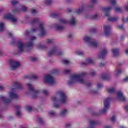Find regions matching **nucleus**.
<instances>
[{"label": "nucleus", "instance_id": "obj_1", "mask_svg": "<svg viewBox=\"0 0 128 128\" xmlns=\"http://www.w3.org/2000/svg\"><path fill=\"white\" fill-rule=\"evenodd\" d=\"M52 100L53 102L58 104H54V108H60V104H66V96L62 91H58L56 92V96L52 98Z\"/></svg>", "mask_w": 128, "mask_h": 128}, {"label": "nucleus", "instance_id": "obj_2", "mask_svg": "<svg viewBox=\"0 0 128 128\" xmlns=\"http://www.w3.org/2000/svg\"><path fill=\"white\" fill-rule=\"evenodd\" d=\"M10 98H8L2 95L0 96V100L4 102V104H10L12 102V100L18 98L20 96L14 92V88H12L11 91L9 92Z\"/></svg>", "mask_w": 128, "mask_h": 128}, {"label": "nucleus", "instance_id": "obj_3", "mask_svg": "<svg viewBox=\"0 0 128 128\" xmlns=\"http://www.w3.org/2000/svg\"><path fill=\"white\" fill-rule=\"evenodd\" d=\"M40 32V34H39L40 38H42V36H44V34H46V30L44 29V24L40 23L39 24V26L37 29L32 28V29H31L30 32L28 30H26L24 32V34H25V36H28L30 34H32V32Z\"/></svg>", "mask_w": 128, "mask_h": 128}, {"label": "nucleus", "instance_id": "obj_4", "mask_svg": "<svg viewBox=\"0 0 128 128\" xmlns=\"http://www.w3.org/2000/svg\"><path fill=\"white\" fill-rule=\"evenodd\" d=\"M33 46L34 43L29 42L26 44V45H24V44L22 42L18 40V52L20 54L24 52L26 50H30L32 48Z\"/></svg>", "mask_w": 128, "mask_h": 128}, {"label": "nucleus", "instance_id": "obj_5", "mask_svg": "<svg viewBox=\"0 0 128 128\" xmlns=\"http://www.w3.org/2000/svg\"><path fill=\"white\" fill-rule=\"evenodd\" d=\"M80 84V74H72L70 76L68 84L72 86V84Z\"/></svg>", "mask_w": 128, "mask_h": 128}, {"label": "nucleus", "instance_id": "obj_6", "mask_svg": "<svg viewBox=\"0 0 128 128\" xmlns=\"http://www.w3.org/2000/svg\"><path fill=\"white\" fill-rule=\"evenodd\" d=\"M84 42H88V46H92L93 48H98V42L94 40V39H92L88 36H86L84 38Z\"/></svg>", "mask_w": 128, "mask_h": 128}, {"label": "nucleus", "instance_id": "obj_7", "mask_svg": "<svg viewBox=\"0 0 128 128\" xmlns=\"http://www.w3.org/2000/svg\"><path fill=\"white\" fill-rule=\"evenodd\" d=\"M112 100V98H106L104 100V108L100 110L101 114H106L108 112V110L110 108V102Z\"/></svg>", "mask_w": 128, "mask_h": 128}, {"label": "nucleus", "instance_id": "obj_8", "mask_svg": "<svg viewBox=\"0 0 128 128\" xmlns=\"http://www.w3.org/2000/svg\"><path fill=\"white\" fill-rule=\"evenodd\" d=\"M64 52L62 51L59 50L58 49V47L54 46H53L50 51L48 52V56H54V54H57L58 56H62Z\"/></svg>", "mask_w": 128, "mask_h": 128}, {"label": "nucleus", "instance_id": "obj_9", "mask_svg": "<svg viewBox=\"0 0 128 128\" xmlns=\"http://www.w3.org/2000/svg\"><path fill=\"white\" fill-rule=\"evenodd\" d=\"M44 82L46 84H54L56 81L52 76L50 75H47L44 77Z\"/></svg>", "mask_w": 128, "mask_h": 128}, {"label": "nucleus", "instance_id": "obj_10", "mask_svg": "<svg viewBox=\"0 0 128 128\" xmlns=\"http://www.w3.org/2000/svg\"><path fill=\"white\" fill-rule=\"evenodd\" d=\"M10 70H16V68H20V62L12 60H10Z\"/></svg>", "mask_w": 128, "mask_h": 128}, {"label": "nucleus", "instance_id": "obj_11", "mask_svg": "<svg viewBox=\"0 0 128 128\" xmlns=\"http://www.w3.org/2000/svg\"><path fill=\"white\" fill-rule=\"evenodd\" d=\"M88 76V74L85 72H82L80 73V84H84L85 86H92V84L88 82H84L82 78H86Z\"/></svg>", "mask_w": 128, "mask_h": 128}, {"label": "nucleus", "instance_id": "obj_12", "mask_svg": "<svg viewBox=\"0 0 128 128\" xmlns=\"http://www.w3.org/2000/svg\"><path fill=\"white\" fill-rule=\"evenodd\" d=\"M4 18H6L7 20H10L11 22H18V18L14 16L8 14H5L4 16Z\"/></svg>", "mask_w": 128, "mask_h": 128}, {"label": "nucleus", "instance_id": "obj_13", "mask_svg": "<svg viewBox=\"0 0 128 128\" xmlns=\"http://www.w3.org/2000/svg\"><path fill=\"white\" fill-rule=\"evenodd\" d=\"M106 54H108V50H106V48L104 47L103 48V50L100 52V54L98 55V58L104 60L106 58Z\"/></svg>", "mask_w": 128, "mask_h": 128}, {"label": "nucleus", "instance_id": "obj_14", "mask_svg": "<svg viewBox=\"0 0 128 128\" xmlns=\"http://www.w3.org/2000/svg\"><path fill=\"white\" fill-rule=\"evenodd\" d=\"M104 34L106 36H110V30H112V27H110V26H104Z\"/></svg>", "mask_w": 128, "mask_h": 128}, {"label": "nucleus", "instance_id": "obj_15", "mask_svg": "<svg viewBox=\"0 0 128 128\" xmlns=\"http://www.w3.org/2000/svg\"><path fill=\"white\" fill-rule=\"evenodd\" d=\"M112 8V7H105L102 8V11L105 12V16H110V10Z\"/></svg>", "mask_w": 128, "mask_h": 128}, {"label": "nucleus", "instance_id": "obj_16", "mask_svg": "<svg viewBox=\"0 0 128 128\" xmlns=\"http://www.w3.org/2000/svg\"><path fill=\"white\" fill-rule=\"evenodd\" d=\"M94 64V60L90 59V58H88L86 60L85 62L82 63L81 64L82 66H88V64Z\"/></svg>", "mask_w": 128, "mask_h": 128}, {"label": "nucleus", "instance_id": "obj_17", "mask_svg": "<svg viewBox=\"0 0 128 128\" xmlns=\"http://www.w3.org/2000/svg\"><path fill=\"white\" fill-rule=\"evenodd\" d=\"M89 122L90 124V128H94V126H98L100 124V122L98 121L90 120Z\"/></svg>", "mask_w": 128, "mask_h": 128}, {"label": "nucleus", "instance_id": "obj_18", "mask_svg": "<svg viewBox=\"0 0 128 128\" xmlns=\"http://www.w3.org/2000/svg\"><path fill=\"white\" fill-rule=\"evenodd\" d=\"M118 98L120 99V100H122V102H126V98L124 96V94L120 92V91H118Z\"/></svg>", "mask_w": 128, "mask_h": 128}, {"label": "nucleus", "instance_id": "obj_19", "mask_svg": "<svg viewBox=\"0 0 128 128\" xmlns=\"http://www.w3.org/2000/svg\"><path fill=\"white\" fill-rule=\"evenodd\" d=\"M68 109H63L60 112V116L61 118H64L66 116V114H68Z\"/></svg>", "mask_w": 128, "mask_h": 128}, {"label": "nucleus", "instance_id": "obj_20", "mask_svg": "<svg viewBox=\"0 0 128 128\" xmlns=\"http://www.w3.org/2000/svg\"><path fill=\"white\" fill-rule=\"evenodd\" d=\"M112 52H113L114 56H118L120 52L118 49H112Z\"/></svg>", "mask_w": 128, "mask_h": 128}, {"label": "nucleus", "instance_id": "obj_21", "mask_svg": "<svg viewBox=\"0 0 128 128\" xmlns=\"http://www.w3.org/2000/svg\"><path fill=\"white\" fill-rule=\"evenodd\" d=\"M55 26L56 28L58 30H64V26H62L58 24H56Z\"/></svg>", "mask_w": 128, "mask_h": 128}, {"label": "nucleus", "instance_id": "obj_22", "mask_svg": "<svg viewBox=\"0 0 128 128\" xmlns=\"http://www.w3.org/2000/svg\"><path fill=\"white\" fill-rule=\"evenodd\" d=\"M27 88L30 92H34V87L30 83H26Z\"/></svg>", "mask_w": 128, "mask_h": 128}, {"label": "nucleus", "instance_id": "obj_23", "mask_svg": "<svg viewBox=\"0 0 128 128\" xmlns=\"http://www.w3.org/2000/svg\"><path fill=\"white\" fill-rule=\"evenodd\" d=\"M14 86L17 88H18V90L22 88V84H20V83L18 82H14Z\"/></svg>", "mask_w": 128, "mask_h": 128}, {"label": "nucleus", "instance_id": "obj_24", "mask_svg": "<svg viewBox=\"0 0 128 128\" xmlns=\"http://www.w3.org/2000/svg\"><path fill=\"white\" fill-rule=\"evenodd\" d=\"M102 80H110V75L108 74H104L102 75Z\"/></svg>", "mask_w": 128, "mask_h": 128}, {"label": "nucleus", "instance_id": "obj_25", "mask_svg": "<svg viewBox=\"0 0 128 128\" xmlns=\"http://www.w3.org/2000/svg\"><path fill=\"white\" fill-rule=\"evenodd\" d=\"M118 20V18H116V17L108 18V20H109V22H117Z\"/></svg>", "mask_w": 128, "mask_h": 128}, {"label": "nucleus", "instance_id": "obj_26", "mask_svg": "<svg viewBox=\"0 0 128 128\" xmlns=\"http://www.w3.org/2000/svg\"><path fill=\"white\" fill-rule=\"evenodd\" d=\"M59 22L60 24H68V20L64 18L60 19Z\"/></svg>", "mask_w": 128, "mask_h": 128}, {"label": "nucleus", "instance_id": "obj_27", "mask_svg": "<svg viewBox=\"0 0 128 128\" xmlns=\"http://www.w3.org/2000/svg\"><path fill=\"white\" fill-rule=\"evenodd\" d=\"M108 94H114L116 92V89L114 88L107 90Z\"/></svg>", "mask_w": 128, "mask_h": 128}, {"label": "nucleus", "instance_id": "obj_28", "mask_svg": "<svg viewBox=\"0 0 128 128\" xmlns=\"http://www.w3.org/2000/svg\"><path fill=\"white\" fill-rule=\"evenodd\" d=\"M49 116L52 117L56 116V112L54 110H51L49 112Z\"/></svg>", "mask_w": 128, "mask_h": 128}, {"label": "nucleus", "instance_id": "obj_29", "mask_svg": "<svg viewBox=\"0 0 128 128\" xmlns=\"http://www.w3.org/2000/svg\"><path fill=\"white\" fill-rule=\"evenodd\" d=\"M115 76H118V74H122V70H120V69H116L115 70Z\"/></svg>", "mask_w": 128, "mask_h": 128}, {"label": "nucleus", "instance_id": "obj_30", "mask_svg": "<svg viewBox=\"0 0 128 128\" xmlns=\"http://www.w3.org/2000/svg\"><path fill=\"white\" fill-rule=\"evenodd\" d=\"M39 94H40V92L38 90L35 91L32 94V98H36L38 97V96Z\"/></svg>", "mask_w": 128, "mask_h": 128}, {"label": "nucleus", "instance_id": "obj_31", "mask_svg": "<svg viewBox=\"0 0 128 128\" xmlns=\"http://www.w3.org/2000/svg\"><path fill=\"white\" fill-rule=\"evenodd\" d=\"M30 80H38V76L36 74H32L29 76Z\"/></svg>", "mask_w": 128, "mask_h": 128}, {"label": "nucleus", "instance_id": "obj_32", "mask_svg": "<svg viewBox=\"0 0 128 128\" xmlns=\"http://www.w3.org/2000/svg\"><path fill=\"white\" fill-rule=\"evenodd\" d=\"M70 24H72V26H74V24H76V18H72L70 20Z\"/></svg>", "mask_w": 128, "mask_h": 128}, {"label": "nucleus", "instance_id": "obj_33", "mask_svg": "<svg viewBox=\"0 0 128 128\" xmlns=\"http://www.w3.org/2000/svg\"><path fill=\"white\" fill-rule=\"evenodd\" d=\"M52 0H45L44 4H46V6H50L52 4Z\"/></svg>", "mask_w": 128, "mask_h": 128}, {"label": "nucleus", "instance_id": "obj_34", "mask_svg": "<svg viewBox=\"0 0 128 128\" xmlns=\"http://www.w3.org/2000/svg\"><path fill=\"white\" fill-rule=\"evenodd\" d=\"M42 94H44L45 96H48V94H50V92L48 90H46V89H44L42 91Z\"/></svg>", "mask_w": 128, "mask_h": 128}, {"label": "nucleus", "instance_id": "obj_35", "mask_svg": "<svg viewBox=\"0 0 128 128\" xmlns=\"http://www.w3.org/2000/svg\"><path fill=\"white\" fill-rule=\"evenodd\" d=\"M12 4V6H16L18 4V1H16V0H13L11 2Z\"/></svg>", "mask_w": 128, "mask_h": 128}, {"label": "nucleus", "instance_id": "obj_36", "mask_svg": "<svg viewBox=\"0 0 128 128\" xmlns=\"http://www.w3.org/2000/svg\"><path fill=\"white\" fill-rule=\"evenodd\" d=\"M26 110L27 112H32V106H28L26 107Z\"/></svg>", "mask_w": 128, "mask_h": 128}, {"label": "nucleus", "instance_id": "obj_37", "mask_svg": "<svg viewBox=\"0 0 128 128\" xmlns=\"http://www.w3.org/2000/svg\"><path fill=\"white\" fill-rule=\"evenodd\" d=\"M36 48H46V46H42L40 44H38V45H37Z\"/></svg>", "mask_w": 128, "mask_h": 128}, {"label": "nucleus", "instance_id": "obj_38", "mask_svg": "<svg viewBox=\"0 0 128 128\" xmlns=\"http://www.w3.org/2000/svg\"><path fill=\"white\" fill-rule=\"evenodd\" d=\"M4 23H2V22H0V32H2V30H4Z\"/></svg>", "mask_w": 128, "mask_h": 128}, {"label": "nucleus", "instance_id": "obj_39", "mask_svg": "<svg viewBox=\"0 0 128 128\" xmlns=\"http://www.w3.org/2000/svg\"><path fill=\"white\" fill-rule=\"evenodd\" d=\"M97 88L98 90L102 88H104V85L102 84L98 83L97 84Z\"/></svg>", "mask_w": 128, "mask_h": 128}, {"label": "nucleus", "instance_id": "obj_40", "mask_svg": "<svg viewBox=\"0 0 128 128\" xmlns=\"http://www.w3.org/2000/svg\"><path fill=\"white\" fill-rule=\"evenodd\" d=\"M62 62L64 64H68L70 63V61H68V60H62Z\"/></svg>", "mask_w": 128, "mask_h": 128}, {"label": "nucleus", "instance_id": "obj_41", "mask_svg": "<svg viewBox=\"0 0 128 128\" xmlns=\"http://www.w3.org/2000/svg\"><path fill=\"white\" fill-rule=\"evenodd\" d=\"M114 10L116 12H122V9L118 7L114 8Z\"/></svg>", "mask_w": 128, "mask_h": 128}, {"label": "nucleus", "instance_id": "obj_42", "mask_svg": "<svg viewBox=\"0 0 128 128\" xmlns=\"http://www.w3.org/2000/svg\"><path fill=\"white\" fill-rule=\"evenodd\" d=\"M54 42V40L52 39L47 40L46 41V44H52Z\"/></svg>", "mask_w": 128, "mask_h": 128}, {"label": "nucleus", "instance_id": "obj_43", "mask_svg": "<svg viewBox=\"0 0 128 128\" xmlns=\"http://www.w3.org/2000/svg\"><path fill=\"white\" fill-rule=\"evenodd\" d=\"M36 22H38V19L35 18L32 21L31 24H36Z\"/></svg>", "mask_w": 128, "mask_h": 128}, {"label": "nucleus", "instance_id": "obj_44", "mask_svg": "<svg viewBox=\"0 0 128 128\" xmlns=\"http://www.w3.org/2000/svg\"><path fill=\"white\" fill-rule=\"evenodd\" d=\"M110 4H112V6H114L116 4V0H112L110 1Z\"/></svg>", "mask_w": 128, "mask_h": 128}, {"label": "nucleus", "instance_id": "obj_45", "mask_svg": "<svg viewBox=\"0 0 128 128\" xmlns=\"http://www.w3.org/2000/svg\"><path fill=\"white\" fill-rule=\"evenodd\" d=\"M92 20H96L98 18V15L95 14L91 16Z\"/></svg>", "mask_w": 128, "mask_h": 128}, {"label": "nucleus", "instance_id": "obj_46", "mask_svg": "<svg viewBox=\"0 0 128 128\" xmlns=\"http://www.w3.org/2000/svg\"><path fill=\"white\" fill-rule=\"evenodd\" d=\"M31 12L32 14H36V12H38V10H36L32 9Z\"/></svg>", "mask_w": 128, "mask_h": 128}, {"label": "nucleus", "instance_id": "obj_47", "mask_svg": "<svg viewBox=\"0 0 128 128\" xmlns=\"http://www.w3.org/2000/svg\"><path fill=\"white\" fill-rule=\"evenodd\" d=\"M21 8H22V10H23L24 12H26L28 10V8H26L24 6H22Z\"/></svg>", "mask_w": 128, "mask_h": 128}, {"label": "nucleus", "instance_id": "obj_48", "mask_svg": "<svg viewBox=\"0 0 128 128\" xmlns=\"http://www.w3.org/2000/svg\"><path fill=\"white\" fill-rule=\"evenodd\" d=\"M90 76H95L96 75V72H94V70H92L90 71Z\"/></svg>", "mask_w": 128, "mask_h": 128}, {"label": "nucleus", "instance_id": "obj_49", "mask_svg": "<svg viewBox=\"0 0 128 128\" xmlns=\"http://www.w3.org/2000/svg\"><path fill=\"white\" fill-rule=\"evenodd\" d=\"M60 14L58 13H54L52 14V18H56V16H58Z\"/></svg>", "mask_w": 128, "mask_h": 128}, {"label": "nucleus", "instance_id": "obj_50", "mask_svg": "<svg viewBox=\"0 0 128 128\" xmlns=\"http://www.w3.org/2000/svg\"><path fill=\"white\" fill-rule=\"evenodd\" d=\"M111 121L112 122H114L116 121V116H113L111 118Z\"/></svg>", "mask_w": 128, "mask_h": 128}, {"label": "nucleus", "instance_id": "obj_51", "mask_svg": "<svg viewBox=\"0 0 128 128\" xmlns=\"http://www.w3.org/2000/svg\"><path fill=\"white\" fill-rule=\"evenodd\" d=\"M90 32L91 34H94L96 32V29L94 28H92L90 30Z\"/></svg>", "mask_w": 128, "mask_h": 128}, {"label": "nucleus", "instance_id": "obj_52", "mask_svg": "<svg viewBox=\"0 0 128 128\" xmlns=\"http://www.w3.org/2000/svg\"><path fill=\"white\" fill-rule=\"evenodd\" d=\"M86 10V6L81 7L80 8V12H84Z\"/></svg>", "mask_w": 128, "mask_h": 128}, {"label": "nucleus", "instance_id": "obj_53", "mask_svg": "<svg viewBox=\"0 0 128 128\" xmlns=\"http://www.w3.org/2000/svg\"><path fill=\"white\" fill-rule=\"evenodd\" d=\"M36 40V36H31L30 38V40Z\"/></svg>", "mask_w": 128, "mask_h": 128}, {"label": "nucleus", "instance_id": "obj_54", "mask_svg": "<svg viewBox=\"0 0 128 128\" xmlns=\"http://www.w3.org/2000/svg\"><path fill=\"white\" fill-rule=\"evenodd\" d=\"M118 28H119V30H124V26H122V25L118 26Z\"/></svg>", "mask_w": 128, "mask_h": 128}, {"label": "nucleus", "instance_id": "obj_55", "mask_svg": "<svg viewBox=\"0 0 128 128\" xmlns=\"http://www.w3.org/2000/svg\"><path fill=\"white\" fill-rule=\"evenodd\" d=\"M37 110L38 112H40L42 110V107H38Z\"/></svg>", "mask_w": 128, "mask_h": 128}, {"label": "nucleus", "instance_id": "obj_56", "mask_svg": "<svg viewBox=\"0 0 128 128\" xmlns=\"http://www.w3.org/2000/svg\"><path fill=\"white\" fill-rule=\"evenodd\" d=\"M38 122L40 124H42L43 122L42 120L40 118H38Z\"/></svg>", "mask_w": 128, "mask_h": 128}, {"label": "nucleus", "instance_id": "obj_57", "mask_svg": "<svg viewBox=\"0 0 128 128\" xmlns=\"http://www.w3.org/2000/svg\"><path fill=\"white\" fill-rule=\"evenodd\" d=\"M31 60L32 61V62H36V60H38V58H34V57H33V58H31Z\"/></svg>", "mask_w": 128, "mask_h": 128}, {"label": "nucleus", "instance_id": "obj_58", "mask_svg": "<svg viewBox=\"0 0 128 128\" xmlns=\"http://www.w3.org/2000/svg\"><path fill=\"white\" fill-rule=\"evenodd\" d=\"M22 114H20V111H17L16 112V116H20Z\"/></svg>", "mask_w": 128, "mask_h": 128}, {"label": "nucleus", "instance_id": "obj_59", "mask_svg": "<svg viewBox=\"0 0 128 128\" xmlns=\"http://www.w3.org/2000/svg\"><path fill=\"white\" fill-rule=\"evenodd\" d=\"M20 12V10L18 9H15L14 11L13 12Z\"/></svg>", "mask_w": 128, "mask_h": 128}, {"label": "nucleus", "instance_id": "obj_60", "mask_svg": "<svg viewBox=\"0 0 128 128\" xmlns=\"http://www.w3.org/2000/svg\"><path fill=\"white\" fill-rule=\"evenodd\" d=\"M76 54H77L78 56H80V51L76 50Z\"/></svg>", "mask_w": 128, "mask_h": 128}, {"label": "nucleus", "instance_id": "obj_61", "mask_svg": "<svg viewBox=\"0 0 128 128\" xmlns=\"http://www.w3.org/2000/svg\"><path fill=\"white\" fill-rule=\"evenodd\" d=\"M64 72L65 74H69L70 73V70H64Z\"/></svg>", "mask_w": 128, "mask_h": 128}, {"label": "nucleus", "instance_id": "obj_62", "mask_svg": "<svg viewBox=\"0 0 128 128\" xmlns=\"http://www.w3.org/2000/svg\"><path fill=\"white\" fill-rule=\"evenodd\" d=\"M106 66V64L104 63H100V68H102V66Z\"/></svg>", "mask_w": 128, "mask_h": 128}, {"label": "nucleus", "instance_id": "obj_63", "mask_svg": "<svg viewBox=\"0 0 128 128\" xmlns=\"http://www.w3.org/2000/svg\"><path fill=\"white\" fill-rule=\"evenodd\" d=\"M90 2H92V4H96V0H91Z\"/></svg>", "mask_w": 128, "mask_h": 128}, {"label": "nucleus", "instance_id": "obj_64", "mask_svg": "<svg viewBox=\"0 0 128 128\" xmlns=\"http://www.w3.org/2000/svg\"><path fill=\"white\" fill-rule=\"evenodd\" d=\"M123 82H128V77H126L124 79H123Z\"/></svg>", "mask_w": 128, "mask_h": 128}]
</instances>
